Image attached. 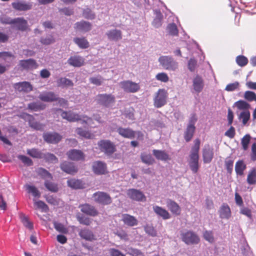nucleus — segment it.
<instances>
[{"label": "nucleus", "instance_id": "obj_1", "mask_svg": "<svg viewBox=\"0 0 256 256\" xmlns=\"http://www.w3.org/2000/svg\"><path fill=\"white\" fill-rule=\"evenodd\" d=\"M194 145L192 148L190 154V160H188V165L190 169L193 174H196L198 172L199 169V155L198 152L200 146V140L197 138L194 142Z\"/></svg>", "mask_w": 256, "mask_h": 256}, {"label": "nucleus", "instance_id": "obj_2", "mask_svg": "<svg viewBox=\"0 0 256 256\" xmlns=\"http://www.w3.org/2000/svg\"><path fill=\"white\" fill-rule=\"evenodd\" d=\"M158 61L160 66L164 70L174 72L178 68V62L172 56H160L158 58Z\"/></svg>", "mask_w": 256, "mask_h": 256}, {"label": "nucleus", "instance_id": "obj_3", "mask_svg": "<svg viewBox=\"0 0 256 256\" xmlns=\"http://www.w3.org/2000/svg\"><path fill=\"white\" fill-rule=\"evenodd\" d=\"M98 146L101 152L106 156H111L116 151L115 145L110 140H100L98 142Z\"/></svg>", "mask_w": 256, "mask_h": 256}, {"label": "nucleus", "instance_id": "obj_4", "mask_svg": "<svg viewBox=\"0 0 256 256\" xmlns=\"http://www.w3.org/2000/svg\"><path fill=\"white\" fill-rule=\"evenodd\" d=\"M168 93L164 89H159L156 93L154 98V105L156 108H160L164 106L167 102Z\"/></svg>", "mask_w": 256, "mask_h": 256}, {"label": "nucleus", "instance_id": "obj_5", "mask_svg": "<svg viewBox=\"0 0 256 256\" xmlns=\"http://www.w3.org/2000/svg\"><path fill=\"white\" fill-rule=\"evenodd\" d=\"M96 100L97 103L105 107H110L115 102V96L112 94H99L96 96Z\"/></svg>", "mask_w": 256, "mask_h": 256}, {"label": "nucleus", "instance_id": "obj_6", "mask_svg": "<svg viewBox=\"0 0 256 256\" xmlns=\"http://www.w3.org/2000/svg\"><path fill=\"white\" fill-rule=\"evenodd\" d=\"M92 198L95 202L102 205H108L112 202L110 196L104 192H96L93 194Z\"/></svg>", "mask_w": 256, "mask_h": 256}, {"label": "nucleus", "instance_id": "obj_7", "mask_svg": "<svg viewBox=\"0 0 256 256\" xmlns=\"http://www.w3.org/2000/svg\"><path fill=\"white\" fill-rule=\"evenodd\" d=\"M182 240L186 244H196L200 242L198 236L194 232L188 231L182 234Z\"/></svg>", "mask_w": 256, "mask_h": 256}, {"label": "nucleus", "instance_id": "obj_8", "mask_svg": "<svg viewBox=\"0 0 256 256\" xmlns=\"http://www.w3.org/2000/svg\"><path fill=\"white\" fill-rule=\"evenodd\" d=\"M120 87L126 92L134 93L137 92L140 88L138 83L131 80H124L120 82Z\"/></svg>", "mask_w": 256, "mask_h": 256}, {"label": "nucleus", "instance_id": "obj_9", "mask_svg": "<svg viewBox=\"0 0 256 256\" xmlns=\"http://www.w3.org/2000/svg\"><path fill=\"white\" fill-rule=\"evenodd\" d=\"M116 132L122 136L130 139H133L137 134L138 137L142 136V134L140 131L136 132L130 128H124L119 127L117 128Z\"/></svg>", "mask_w": 256, "mask_h": 256}, {"label": "nucleus", "instance_id": "obj_10", "mask_svg": "<svg viewBox=\"0 0 256 256\" xmlns=\"http://www.w3.org/2000/svg\"><path fill=\"white\" fill-rule=\"evenodd\" d=\"M56 111L58 113L60 112V116L62 118L68 122H74L81 120L80 116L70 110L66 112L61 108H56Z\"/></svg>", "mask_w": 256, "mask_h": 256}, {"label": "nucleus", "instance_id": "obj_11", "mask_svg": "<svg viewBox=\"0 0 256 256\" xmlns=\"http://www.w3.org/2000/svg\"><path fill=\"white\" fill-rule=\"evenodd\" d=\"M44 140L48 144H56L62 139V136L56 132H47L42 136Z\"/></svg>", "mask_w": 256, "mask_h": 256}, {"label": "nucleus", "instance_id": "obj_12", "mask_svg": "<svg viewBox=\"0 0 256 256\" xmlns=\"http://www.w3.org/2000/svg\"><path fill=\"white\" fill-rule=\"evenodd\" d=\"M127 195L129 198L136 202H144L146 197L140 190L135 188H130L127 191Z\"/></svg>", "mask_w": 256, "mask_h": 256}, {"label": "nucleus", "instance_id": "obj_13", "mask_svg": "<svg viewBox=\"0 0 256 256\" xmlns=\"http://www.w3.org/2000/svg\"><path fill=\"white\" fill-rule=\"evenodd\" d=\"M66 154L68 159L74 161L84 160V154L80 150L72 149L68 151Z\"/></svg>", "mask_w": 256, "mask_h": 256}, {"label": "nucleus", "instance_id": "obj_14", "mask_svg": "<svg viewBox=\"0 0 256 256\" xmlns=\"http://www.w3.org/2000/svg\"><path fill=\"white\" fill-rule=\"evenodd\" d=\"M106 164L100 160H96L92 162V169L94 172L97 175L104 174L106 172Z\"/></svg>", "mask_w": 256, "mask_h": 256}, {"label": "nucleus", "instance_id": "obj_15", "mask_svg": "<svg viewBox=\"0 0 256 256\" xmlns=\"http://www.w3.org/2000/svg\"><path fill=\"white\" fill-rule=\"evenodd\" d=\"M202 152L204 162L210 163L214 158V148L209 144H206L202 148Z\"/></svg>", "mask_w": 256, "mask_h": 256}, {"label": "nucleus", "instance_id": "obj_16", "mask_svg": "<svg viewBox=\"0 0 256 256\" xmlns=\"http://www.w3.org/2000/svg\"><path fill=\"white\" fill-rule=\"evenodd\" d=\"M60 167L64 172L70 174H74L78 172V168L72 162L64 161L62 162Z\"/></svg>", "mask_w": 256, "mask_h": 256}, {"label": "nucleus", "instance_id": "obj_17", "mask_svg": "<svg viewBox=\"0 0 256 256\" xmlns=\"http://www.w3.org/2000/svg\"><path fill=\"white\" fill-rule=\"evenodd\" d=\"M19 66L24 70H33L38 68V65L36 60L32 58L20 60Z\"/></svg>", "mask_w": 256, "mask_h": 256}, {"label": "nucleus", "instance_id": "obj_18", "mask_svg": "<svg viewBox=\"0 0 256 256\" xmlns=\"http://www.w3.org/2000/svg\"><path fill=\"white\" fill-rule=\"evenodd\" d=\"M5 22L6 24H16V28L22 32L26 30L28 27L27 21L23 18H17Z\"/></svg>", "mask_w": 256, "mask_h": 256}, {"label": "nucleus", "instance_id": "obj_19", "mask_svg": "<svg viewBox=\"0 0 256 256\" xmlns=\"http://www.w3.org/2000/svg\"><path fill=\"white\" fill-rule=\"evenodd\" d=\"M78 208L82 212L90 216L94 217L98 214V212L95 207L88 204H80Z\"/></svg>", "mask_w": 256, "mask_h": 256}, {"label": "nucleus", "instance_id": "obj_20", "mask_svg": "<svg viewBox=\"0 0 256 256\" xmlns=\"http://www.w3.org/2000/svg\"><path fill=\"white\" fill-rule=\"evenodd\" d=\"M79 236L84 240L89 242H92L96 240V236L90 229L84 228L78 230Z\"/></svg>", "mask_w": 256, "mask_h": 256}, {"label": "nucleus", "instance_id": "obj_21", "mask_svg": "<svg viewBox=\"0 0 256 256\" xmlns=\"http://www.w3.org/2000/svg\"><path fill=\"white\" fill-rule=\"evenodd\" d=\"M14 88L19 92H28L32 90V86L28 82H16L14 84Z\"/></svg>", "mask_w": 256, "mask_h": 256}, {"label": "nucleus", "instance_id": "obj_22", "mask_svg": "<svg viewBox=\"0 0 256 256\" xmlns=\"http://www.w3.org/2000/svg\"><path fill=\"white\" fill-rule=\"evenodd\" d=\"M108 38L111 41L118 42L122 39V32L118 29L108 30L106 33Z\"/></svg>", "mask_w": 256, "mask_h": 256}, {"label": "nucleus", "instance_id": "obj_23", "mask_svg": "<svg viewBox=\"0 0 256 256\" xmlns=\"http://www.w3.org/2000/svg\"><path fill=\"white\" fill-rule=\"evenodd\" d=\"M166 205L172 214L176 216L180 214V208L174 200L170 198L166 199Z\"/></svg>", "mask_w": 256, "mask_h": 256}, {"label": "nucleus", "instance_id": "obj_24", "mask_svg": "<svg viewBox=\"0 0 256 256\" xmlns=\"http://www.w3.org/2000/svg\"><path fill=\"white\" fill-rule=\"evenodd\" d=\"M68 64L74 67H80L84 64V58L80 56H71L68 60Z\"/></svg>", "mask_w": 256, "mask_h": 256}, {"label": "nucleus", "instance_id": "obj_25", "mask_svg": "<svg viewBox=\"0 0 256 256\" xmlns=\"http://www.w3.org/2000/svg\"><path fill=\"white\" fill-rule=\"evenodd\" d=\"M122 220L126 225L129 226H136L138 224V220L134 216L127 214L122 215Z\"/></svg>", "mask_w": 256, "mask_h": 256}, {"label": "nucleus", "instance_id": "obj_26", "mask_svg": "<svg viewBox=\"0 0 256 256\" xmlns=\"http://www.w3.org/2000/svg\"><path fill=\"white\" fill-rule=\"evenodd\" d=\"M38 98L45 102H52L56 101L58 99L56 95L52 92L42 93L39 95Z\"/></svg>", "mask_w": 256, "mask_h": 256}, {"label": "nucleus", "instance_id": "obj_27", "mask_svg": "<svg viewBox=\"0 0 256 256\" xmlns=\"http://www.w3.org/2000/svg\"><path fill=\"white\" fill-rule=\"evenodd\" d=\"M154 212L163 220H168L170 218L169 212L165 209L158 206H154L152 207Z\"/></svg>", "mask_w": 256, "mask_h": 256}, {"label": "nucleus", "instance_id": "obj_28", "mask_svg": "<svg viewBox=\"0 0 256 256\" xmlns=\"http://www.w3.org/2000/svg\"><path fill=\"white\" fill-rule=\"evenodd\" d=\"M12 8L20 11H26L32 8V4L24 2H14L12 4Z\"/></svg>", "mask_w": 256, "mask_h": 256}, {"label": "nucleus", "instance_id": "obj_29", "mask_svg": "<svg viewBox=\"0 0 256 256\" xmlns=\"http://www.w3.org/2000/svg\"><path fill=\"white\" fill-rule=\"evenodd\" d=\"M74 28L76 30L84 32H87L92 28V25L88 22L82 20L74 24Z\"/></svg>", "mask_w": 256, "mask_h": 256}, {"label": "nucleus", "instance_id": "obj_30", "mask_svg": "<svg viewBox=\"0 0 256 256\" xmlns=\"http://www.w3.org/2000/svg\"><path fill=\"white\" fill-rule=\"evenodd\" d=\"M28 120L30 126L38 130L42 131L44 130L45 125L38 122H34V118L32 115L28 114Z\"/></svg>", "mask_w": 256, "mask_h": 256}, {"label": "nucleus", "instance_id": "obj_31", "mask_svg": "<svg viewBox=\"0 0 256 256\" xmlns=\"http://www.w3.org/2000/svg\"><path fill=\"white\" fill-rule=\"evenodd\" d=\"M152 154L158 160L166 162L170 160L168 154L164 150H152Z\"/></svg>", "mask_w": 256, "mask_h": 256}, {"label": "nucleus", "instance_id": "obj_32", "mask_svg": "<svg viewBox=\"0 0 256 256\" xmlns=\"http://www.w3.org/2000/svg\"><path fill=\"white\" fill-rule=\"evenodd\" d=\"M192 82L194 90L197 93L200 92L202 90L204 86L202 78L196 76L194 78Z\"/></svg>", "mask_w": 256, "mask_h": 256}, {"label": "nucleus", "instance_id": "obj_33", "mask_svg": "<svg viewBox=\"0 0 256 256\" xmlns=\"http://www.w3.org/2000/svg\"><path fill=\"white\" fill-rule=\"evenodd\" d=\"M220 217L222 219H228L230 216V210L228 206L224 204L218 211Z\"/></svg>", "mask_w": 256, "mask_h": 256}, {"label": "nucleus", "instance_id": "obj_34", "mask_svg": "<svg viewBox=\"0 0 256 256\" xmlns=\"http://www.w3.org/2000/svg\"><path fill=\"white\" fill-rule=\"evenodd\" d=\"M196 130V126H188L184 132V138L186 142H189L192 139Z\"/></svg>", "mask_w": 256, "mask_h": 256}, {"label": "nucleus", "instance_id": "obj_35", "mask_svg": "<svg viewBox=\"0 0 256 256\" xmlns=\"http://www.w3.org/2000/svg\"><path fill=\"white\" fill-rule=\"evenodd\" d=\"M155 18L152 22V26L156 28H160L162 24V20L163 18V16L160 10H154Z\"/></svg>", "mask_w": 256, "mask_h": 256}, {"label": "nucleus", "instance_id": "obj_36", "mask_svg": "<svg viewBox=\"0 0 256 256\" xmlns=\"http://www.w3.org/2000/svg\"><path fill=\"white\" fill-rule=\"evenodd\" d=\"M28 109L34 112H38L45 108V104L40 102H32L28 104Z\"/></svg>", "mask_w": 256, "mask_h": 256}, {"label": "nucleus", "instance_id": "obj_37", "mask_svg": "<svg viewBox=\"0 0 256 256\" xmlns=\"http://www.w3.org/2000/svg\"><path fill=\"white\" fill-rule=\"evenodd\" d=\"M36 172L37 174L40 176L42 179L46 180H52V174L49 172L47 170L42 168H38Z\"/></svg>", "mask_w": 256, "mask_h": 256}, {"label": "nucleus", "instance_id": "obj_38", "mask_svg": "<svg viewBox=\"0 0 256 256\" xmlns=\"http://www.w3.org/2000/svg\"><path fill=\"white\" fill-rule=\"evenodd\" d=\"M74 42L80 48L84 49L89 47V42L84 38H76L74 39Z\"/></svg>", "mask_w": 256, "mask_h": 256}, {"label": "nucleus", "instance_id": "obj_39", "mask_svg": "<svg viewBox=\"0 0 256 256\" xmlns=\"http://www.w3.org/2000/svg\"><path fill=\"white\" fill-rule=\"evenodd\" d=\"M68 186L74 189L82 188L83 184L80 180L70 179L67 181Z\"/></svg>", "mask_w": 256, "mask_h": 256}, {"label": "nucleus", "instance_id": "obj_40", "mask_svg": "<svg viewBox=\"0 0 256 256\" xmlns=\"http://www.w3.org/2000/svg\"><path fill=\"white\" fill-rule=\"evenodd\" d=\"M57 84L58 86L68 87L72 86L74 83L72 81L66 78H60L57 80Z\"/></svg>", "mask_w": 256, "mask_h": 256}, {"label": "nucleus", "instance_id": "obj_41", "mask_svg": "<svg viewBox=\"0 0 256 256\" xmlns=\"http://www.w3.org/2000/svg\"><path fill=\"white\" fill-rule=\"evenodd\" d=\"M246 168V165L242 160L238 161L235 166V171L236 174L239 176H242L244 174V171Z\"/></svg>", "mask_w": 256, "mask_h": 256}, {"label": "nucleus", "instance_id": "obj_42", "mask_svg": "<svg viewBox=\"0 0 256 256\" xmlns=\"http://www.w3.org/2000/svg\"><path fill=\"white\" fill-rule=\"evenodd\" d=\"M247 182L250 185L255 184H256V170L253 168L251 170L248 175Z\"/></svg>", "mask_w": 256, "mask_h": 256}, {"label": "nucleus", "instance_id": "obj_43", "mask_svg": "<svg viewBox=\"0 0 256 256\" xmlns=\"http://www.w3.org/2000/svg\"><path fill=\"white\" fill-rule=\"evenodd\" d=\"M26 153L30 156L36 158H42L43 153L36 148L28 149Z\"/></svg>", "mask_w": 256, "mask_h": 256}, {"label": "nucleus", "instance_id": "obj_44", "mask_svg": "<svg viewBox=\"0 0 256 256\" xmlns=\"http://www.w3.org/2000/svg\"><path fill=\"white\" fill-rule=\"evenodd\" d=\"M26 188L28 192L32 194L34 197L36 198H40L41 194L35 186L26 184Z\"/></svg>", "mask_w": 256, "mask_h": 256}, {"label": "nucleus", "instance_id": "obj_45", "mask_svg": "<svg viewBox=\"0 0 256 256\" xmlns=\"http://www.w3.org/2000/svg\"><path fill=\"white\" fill-rule=\"evenodd\" d=\"M42 158L46 160V161L56 164L58 162V158L54 154L50 152L43 153Z\"/></svg>", "mask_w": 256, "mask_h": 256}, {"label": "nucleus", "instance_id": "obj_46", "mask_svg": "<svg viewBox=\"0 0 256 256\" xmlns=\"http://www.w3.org/2000/svg\"><path fill=\"white\" fill-rule=\"evenodd\" d=\"M44 184L45 187L51 192H56L58 190V184L49 180H46Z\"/></svg>", "mask_w": 256, "mask_h": 256}, {"label": "nucleus", "instance_id": "obj_47", "mask_svg": "<svg viewBox=\"0 0 256 256\" xmlns=\"http://www.w3.org/2000/svg\"><path fill=\"white\" fill-rule=\"evenodd\" d=\"M234 105L240 110H248L250 108V104L243 100H239L236 102Z\"/></svg>", "mask_w": 256, "mask_h": 256}, {"label": "nucleus", "instance_id": "obj_48", "mask_svg": "<svg viewBox=\"0 0 256 256\" xmlns=\"http://www.w3.org/2000/svg\"><path fill=\"white\" fill-rule=\"evenodd\" d=\"M140 158L142 162L148 165L152 164L154 161L150 154L145 153L141 154Z\"/></svg>", "mask_w": 256, "mask_h": 256}, {"label": "nucleus", "instance_id": "obj_49", "mask_svg": "<svg viewBox=\"0 0 256 256\" xmlns=\"http://www.w3.org/2000/svg\"><path fill=\"white\" fill-rule=\"evenodd\" d=\"M89 80L91 84L96 86H100L102 85L104 80V79L101 76L98 75L96 76L90 77L89 78Z\"/></svg>", "mask_w": 256, "mask_h": 256}, {"label": "nucleus", "instance_id": "obj_50", "mask_svg": "<svg viewBox=\"0 0 256 256\" xmlns=\"http://www.w3.org/2000/svg\"><path fill=\"white\" fill-rule=\"evenodd\" d=\"M250 112L248 110H244L240 113L238 118L242 120V124L246 125L250 118Z\"/></svg>", "mask_w": 256, "mask_h": 256}, {"label": "nucleus", "instance_id": "obj_51", "mask_svg": "<svg viewBox=\"0 0 256 256\" xmlns=\"http://www.w3.org/2000/svg\"><path fill=\"white\" fill-rule=\"evenodd\" d=\"M166 30L168 34L172 36H175L178 34V30L176 24L171 23L168 25Z\"/></svg>", "mask_w": 256, "mask_h": 256}, {"label": "nucleus", "instance_id": "obj_52", "mask_svg": "<svg viewBox=\"0 0 256 256\" xmlns=\"http://www.w3.org/2000/svg\"><path fill=\"white\" fill-rule=\"evenodd\" d=\"M251 138H252L250 134H246L242 138L241 144L242 148L244 150H246L248 149V144H250Z\"/></svg>", "mask_w": 256, "mask_h": 256}, {"label": "nucleus", "instance_id": "obj_53", "mask_svg": "<svg viewBox=\"0 0 256 256\" xmlns=\"http://www.w3.org/2000/svg\"><path fill=\"white\" fill-rule=\"evenodd\" d=\"M17 158L18 160L26 166H30L33 165L32 160L28 157L24 155H18Z\"/></svg>", "mask_w": 256, "mask_h": 256}, {"label": "nucleus", "instance_id": "obj_54", "mask_svg": "<svg viewBox=\"0 0 256 256\" xmlns=\"http://www.w3.org/2000/svg\"><path fill=\"white\" fill-rule=\"evenodd\" d=\"M77 220L80 224L89 226L91 223L90 219L84 214H80L77 216Z\"/></svg>", "mask_w": 256, "mask_h": 256}, {"label": "nucleus", "instance_id": "obj_55", "mask_svg": "<svg viewBox=\"0 0 256 256\" xmlns=\"http://www.w3.org/2000/svg\"><path fill=\"white\" fill-rule=\"evenodd\" d=\"M40 42L44 45H49L55 42V40L53 36L51 35L47 36L44 38H42Z\"/></svg>", "mask_w": 256, "mask_h": 256}, {"label": "nucleus", "instance_id": "obj_56", "mask_svg": "<svg viewBox=\"0 0 256 256\" xmlns=\"http://www.w3.org/2000/svg\"><path fill=\"white\" fill-rule=\"evenodd\" d=\"M21 220L25 227H26V228H28L30 230L33 229V224L32 222L29 220L28 217L24 215H22L21 216Z\"/></svg>", "mask_w": 256, "mask_h": 256}, {"label": "nucleus", "instance_id": "obj_57", "mask_svg": "<svg viewBox=\"0 0 256 256\" xmlns=\"http://www.w3.org/2000/svg\"><path fill=\"white\" fill-rule=\"evenodd\" d=\"M203 236L205 240L210 243L214 242V234L211 230H206L203 233Z\"/></svg>", "mask_w": 256, "mask_h": 256}, {"label": "nucleus", "instance_id": "obj_58", "mask_svg": "<svg viewBox=\"0 0 256 256\" xmlns=\"http://www.w3.org/2000/svg\"><path fill=\"white\" fill-rule=\"evenodd\" d=\"M144 229L147 234L152 236H156V231L152 226L147 224L144 227Z\"/></svg>", "mask_w": 256, "mask_h": 256}, {"label": "nucleus", "instance_id": "obj_59", "mask_svg": "<svg viewBox=\"0 0 256 256\" xmlns=\"http://www.w3.org/2000/svg\"><path fill=\"white\" fill-rule=\"evenodd\" d=\"M54 228L60 232L66 234L68 232V230L61 223L56 222H54Z\"/></svg>", "mask_w": 256, "mask_h": 256}, {"label": "nucleus", "instance_id": "obj_60", "mask_svg": "<svg viewBox=\"0 0 256 256\" xmlns=\"http://www.w3.org/2000/svg\"><path fill=\"white\" fill-rule=\"evenodd\" d=\"M244 98L249 102L256 100V94L252 91H246L244 94Z\"/></svg>", "mask_w": 256, "mask_h": 256}, {"label": "nucleus", "instance_id": "obj_61", "mask_svg": "<svg viewBox=\"0 0 256 256\" xmlns=\"http://www.w3.org/2000/svg\"><path fill=\"white\" fill-rule=\"evenodd\" d=\"M236 62L238 66H244L248 64V60L244 56H238L236 58Z\"/></svg>", "mask_w": 256, "mask_h": 256}, {"label": "nucleus", "instance_id": "obj_62", "mask_svg": "<svg viewBox=\"0 0 256 256\" xmlns=\"http://www.w3.org/2000/svg\"><path fill=\"white\" fill-rule=\"evenodd\" d=\"M34 205L36 206L38 208L40 209L43 212H47L48 210V206L42 200L35 202Z\"/></svg>", "mask_w": 256, "mask_h": 256}, {"label": "nucleus", "instance_id": "obj_63", "mask_svg": "<svg viewBox=\"0 0 256 256\" xmlns=\"http://www.w3.org/2000/svg\"><path fill=\"white\" fill-rule=\"evenodd\" d=\"M83 16L84 18L89 20H93L96 17L94 13L88 8L84 10Z\"/></svg>", "mask_w": 256, "mask_h": 256}, {"label": "nucleus", "instance_id": "obj_64", "mask_svg": "<svg viewBox=\"0 0 256 256\" xmlns=\"http://www.w3.org/2000/svg\"><path fill=\"white\" fill-rule=\"evenodd\" d=\"M125 250L127 254L132 256H138L142 254L140 250L132 248H127Z\"/></svg>", "mask_w": 256, "mask_h": 256}]
</instances>
